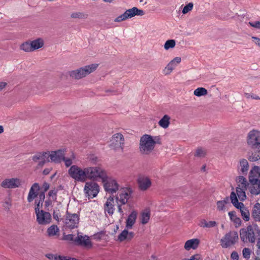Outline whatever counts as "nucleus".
Wrapping results in <instances>:
<instances>
[{
    "mask_svg": "<svg viewBox=\"0 0 260 260\" xmlns=\"http://www.w3.org/2000/svg\"><path fill=\"white\" fill-rule=\"evenodd\" d=\"M176 64L172 60L168 64L165 68V72L166 74H169L176 67Z\"/></svg>",
    "mask_w": 260,
    "mask_h": 260,
    "instance_id": "40",
    "label": "nucleus"
},
{
    "mask_svg": "<svg viewBox=\"0 0 260 260\" xmlns=\"http://www.w3.org/2000/svg\"><path fill=\"white\" fill-rule=\"evenodd\" d=\"M138 213L136 211H133L128 216L125 222V228L127 230L132 229L136 223Z\"/></svg>",
    "mask_w": 260,
    "mask_h": 260,
    "instance_id": "22",
    "label": "nucleus"
},
{
    "mask_svg": "<svg viewBox=\"0 0 260 260\" xmlns=\"http://www.w3.org/2000/svg\"><path fill=\"white\" fill-rule=\"evenodd\" d=\"M49 154L46 152H40L35 154L32 157L34 161L38 162V166L42 167L46 162L49 161Z\"/></svg>",
    "mask_w": 260,
    "mask_h": 260,
    "instance_id": "15",
    "label": "nucleus"
},
{
    "mask_svg": "<svg viewBox=\"0 0 260 260\" xmlns=\"http://www.w3.org/2000/svg\"><path fill=\"white\" fill-rule=\"evenodd\" d=\"M86 180L97 181L101 179L102 181L107 175L105 171L99 167H86Z\"/></svg>",
    "mask_w": 260,
    "mask_h": 260,
    "instance_id": "5",
    "label": "nucleus"
},
{
    "mask_svg": "<svg viewBox=\"0 0 260 260\" xmlns=\"http://www.w3.org/2000/svg\"><path fill=\"white\" fill-rule=\"evenodd\" d=\"M150 219V213L148 211L143 212L141 216V223L143 224H146Z\"/></svg>",
    "mask_w": 260,
    "mask_h": 260,
    "instance_id": "41",
    "label": "nucleus"
},
{
    "mask_svg": "<svg viewBox=\"0 0 260 260\" xmlns=\"http://www.w3.org/2000/svg\"><path fill=\"white\" fill-rule=\"evenodd\" d=\"M254 152H252L249 156V160L251 161H255L260 159V148H253Z\"/></svg>",
    "mask_w": 260,
    "mask_h": 260,
    "instance_id": "32",
    "label": "nucleus"
},
{
    "mask_svg": "<svg viewBox=\"0 0 260 260\" xmlns=\"http://www.w3.org/2000/svg\"><path fill=\"white\" fill-rule=\"evenodd\" d=\"M114 197H109L104 205V211L106 214L112 215L115 211Z\"/></svg>",
    "mask_w": 260,
    "mask_h": 260,
    "instance_id": "19",
    "label": "nucleus"
},
{
    "mask_svg": "<svg viewBox=\"0 0 260 260\" xmlns=\"http://www.w3.org/2000/svg\"><path fill=\"white\" fill-rule=\"evenodd\" d=\"M244 95L245 97L247 99L252 98L254 100H260V98L258 95L254 94L245 93Z\"/></svg>",
    "mask_w": 260,
    "mask_h": 260,
    "instance_id": "50",
    "label": "nucleus"
},
{
    "mask_svg": "<svg viewBox=\"0 0 260 260\" xmlns=\"http://www.w3.org/2000/svg\"><path fill=\"white\" fill-rule=\"evenodd\" d=\"M75 155L73 152H72V155L69 158L65 157L64 156V158L62 159V160L64 162L65 166L67 167H69L70 166H72V165L73 164V160L75 159Z\"/></svg>",
    "mask_w": 260,
    "mask_h": 260,
    "instance_id": "37",
    "label": "nucleus"
},
{
    "mask_svg": "<svg viewBox=\"0 0 260 260\" xmlns=\"http://www.w3.org/2000/svg\"><path fill=\"white\" fill-rule=\"evenodd\" d=\"M113 139L119 144L121 149H123V145L124 144V137L123 135L120 133H117L113 136Z\"/></svg>",
    "mask_w": 260,
    "mask_h": 260,
    "instance_id": "35",
    "label": "nucleus"
},
{
    "mask_svg": "<svg viewBox=\"0 0 260 260\" xmlns=\"http://www.w3.org/2000/svg\"><path fill=\"white\" fill-rule=\"evenodd\" d=\"M189 260H202V259L200 255L195 254L191 256Z\"/></svg>",
    "mask_w": 260,
    "mask_h": 260,
    "instance_id": "59",
    "label": "nucleus"
},
{
    "mask_svg": "<svg viewBox=\"0 0 260 260\" xmlns=\"http://www.w3.org/2000/svg\"><path fill=\"white\" fill-rule=\"evenodd\" d=\"M38 196H39V199H38L41 201L44 202V200L45 199V192H43V191H41L40 192H38Z\"/></svg>",
    "mask_w": 260,
    "mask_h": 260,
    "instance_id": "61",
    "label": "nucleus"
},
{
    "mask_svg": "<svg viewBox=\"0 0 260 260\" xmlns=\"http://www.w3.org/2000/svg\"><path fill=\"white\" fill-rule=\"evenodd\" d=\"M79 221V217L77 214H70L67 212L64 219V224L66 227L71 229L77 228Z\"/></svg>",
    "mask_w": 260,
    "mask_h": 260,
    "instance_id": "14",
    "label": "nucleus"
},
{
    "mask_svg": "<svg viewBox=\"0 0 260 260\" xmlns=\"http://www.w3.org/2000/svg\"><path fill=\"white\" fill-rule=\"evenodd\" d=\"M206 154V151L204 149L198 148L196 151L194 156L199 157H204Z\"/></svg>",
    "mask_w": 260,
    "mask_h": 260,
    "instance_id": "43",
    "label": "nucleus"
},
{
    "mask_svg": "<svg viewBox=\"0 0 260 260\" xmlns=\"http://www.w3.org/2000/svg\"><path fill=\"white\" fill-rule=\"evenodd\" d=\"M53 218L55 220H56L57 221H59L60 217V215L59 210H58L57 211L54 210L53 213Z\"/></svg>",
    "mask_w": 260,
    "mask_h": 260,
    "instance_id": "55",
    "label": "nucleus"
},
{
    "mask_svg": "<svg viewBox=\"0 0 260 260\" xmlns=\"http://www.w3.org/2000/svg\"><path fill=\"white\" fill-rule=\"evenodd\" d=\"M238 186L237 187L246 188L248 185V182L245 178L242 176H239L236 180Z\"/></svg>",
    "mask_w": 260,
    "mask_h": 260,
    "instance_id": "33",
    "label": "nucleus"
},
{
    "mask_svg": "<svg viewBox=\"0 0 260 260\" xmlns=\"http://www.w3.org/2000/svg\"><path fill=\"white\" fill-rule=\"evenodd\" d=\"M258 231L257 225H249L246 228H243L240 231V236L244 242H249L253 243L256 239V233Z\"/></svg>",
    "mask_w": 260,
    "mask_h": 260,
    "instance_id": "3",
    "label": "nucleus"
},
{
    "mask_svg": "<svg viewBox=\"0 0 260 260\" xmlns=\"http://www.w3.org/2000/svg\"><path fill=\"white\" fill-rule=\"evenodd\" d=\"M42 189L43 190V192L46 191L49 188V184L47 182H44L42 185Z\"/></svg>",
    "mask_w": 260,
    "mask_h": 260,
    "instance_id": "62",
    "label": "nucleus"
},
{
    "mask_svg": "<svg viewBox=\"0 0 260 260\" xmlns=\"http://www.w3.org/2000/svg\"><path fill=\"white\" fill-rule=\"evenodd\" d=\"M87 14H84L81 12H75L73 13L71 17L72 18H79V19H85L87 17Z\"/></svg>",
    "mask_w": 260,
    "mask_h": 260,
    "instance_id": "42",
    "label": "nucleus"
},
{
    "mask_svg": "<svg viewBox=\"0 0 260 260\" xmlns=\"http://www.w3.org/2000/svg\"><path fill=\"white\" fill-rule=\"evenodd\" d=\"M128 230L125 228L122 232L118 235V240L120 242H122L124 240L129 241L132 240L134 237V233L132 232H128Z\"/></svg>",
    "mask_w": 260,
    "mask_h": 260,
    "instance_id": "24",
    "label": "nucleus"
},
{
    "mask_svg": "<svg viewBox=\"0 0 260 260\" xmlns=\"http://www.w3.org/2000/svg\"><path fill=\"white\" fill-rule=\"evenodd\" d=\"M231 257L233 260H238L239 255L237 252L233 251L231 255Z\"/></svg>",
    "mask_w": 260,
    "mask_h": 260,
    "instance_id": "58",
    "label": "nucleus"
},
{
    "mask_svg": "<svg viewBox=\"0 0 260 260\" xmlns=\"http://www.w3.org/2000/svg\"><path fill=\"white\" fill-rule=\"evenodd\" d=\"M248 24L252 27L260 29V21H250Z\"/></svg>",
    "mask_w": 260,
    "mask_h": 260,
    "instance_id": "48",
    "label": "nucleus"
},
{
    "mask_svg": "<svg viewBox=\"0 0 260 260\" xmlns=\"http://www.w3.org/2000/svg\"><path fill=\"white\" fill-rule=\"evenodd\" d=\"M57 190L55 188L50 190L48 192L49 198L55 201L56 200Z\"/></svg>",
    "mask_w": 260,
    "mask_h": 260,
    "instance_id": "45",
    "label": "nucleus"
},
{
    "mask_svg": "<svg viewBox=\"0 0 260 260\" xmlns=\"http://www.w3.org/2000/svg\"><path fill=\"white\" fill-rule=\"evenodd\" d=\"M246 189V188L236 187L237 194L240 200L243 201L246 199L245 191Z\"/></svg>",
    "mask_w": 260,
    "mask_h": 260,
    "instance_id": "34",
    "label": "nucleus"
},
{
    "mask_svg": "<svg viewBox=\"0 0 260 260\" xmlns=\"http://www.w3.org/2000/svg\"><path fill=\"white\" fill-rule=\"evenodd\" d=\"M139 187L142 190H146L151 185L150 178L145 176H140L138 180Z\"/></svg>",
    "mask_w": 260,
    "mask_h": 260,
    "instance_id": "21",
    "label": "nucleus"
},
{
    "mask_svg": "<svg viewBox=\"0 0 260 260\" xmlns=\"http://www.w3.org/2000/svg\"><path fill=\"white\" fill-rule=\"evenodd\" d=\"M207 90L203 87H199L194 90L193 93L197 96L205 95L207 94Z\"/></svg>",
    "mask_w": 260,
    "mask_h": 260,
    "instance_id": "38",
    "label": "nucleus"
},
{
    "mask_svg": "<svg viewBox=\"0 0 260 260\" xmlns=\"http://www.w3.org/2000/svg\"><path fill=\"white\" fill-rule=\"evenodd\" d=\"M226 201L225 200L223 201H219L217 203V208L219 210H223L225 207V204L226 203Z\"/></svg>",
    "mask_w": 260,
    "mask_h": 260,
    "instance_id": "47",
    "label": "nucleus"
},
{
    "mask_svg": "<svg viewBox=\"0 0 260 260\" xmlns=\"http://www.w3.org/2000/svg\"><path fill=\"white\" fill-rule=\"evenodd\" d=\"M193 4L192 3H189L186 5L183 9L182 13L183 14H187L189 11H191L193 9Z\"/></svg>",
    "mask_w": 260,
    "mask_h": 260,
    "instance_id": "46",
    "label": "nucleus"
},
{
    "mask_svg": "<svg viewBox=\"0 0 260 260\" xmlns=\"http://www.w3.org/2000/svg\"><path fill=\"white\" fill-rule=\"evenodd\" d=\"M66 149H59L56 151H51L49 154V157L51 161L55 163L60 162L65 155L64 152Z\"/></svg>",
    "mask_w": 260,
    "mask_h": 260,
    "instance_id": "16",
    "label": "nucleus"
},
{
    "mask_svg": "<svg viewBox=\"0 0 260 260\" xmlns=\"http://www.w3.org/2000/svg\"><path fill=\"white\" fill-rule=\"evenodd\" d=\"M200 244V240L198 239H192L187 240L184 244V248L186 250L191 249H196Z\"/></svg>",
    "mask_w": 260,
    "mask_h": 260,
    "instance_id": "25",
    "label": "nucleus"
},
{
    "mask_svg": "<svg viewBox=\"0 0 260 260\" xmlns=\"http://www.w3.org/2000/svg\"><path fill=\"white\" fill-rule=\"evenodd\" d=\"M243 256L245 258H249L250 255V250L248 248H244L242 251Z\"/></svg>",
    "mask_w": 260,
    "mask_h": 260,
    "instance_id": "49",
    "label": "nucleus"
},
{
    "mask_svg": "<svg viewBox=\"0 0 260 260\" xmlns=\"http://www.w3.org/2000/svg\"><path fill=\"white\" fill-rule=\"evenodd\" d=\"M207 220L205 219H202L200 220V223H199V225L203 228H207Z\"/></svg>",
    "mask_w": 260,
    "mask_h": 260,
    "instance_id": "57",
    "label": "nucleus"
},
{
    "mask_svg": "<svg viewBox=\"0 0 260 260\" xmlns=\"http://www.w3.org/2000/svg\"><path fill=\"white\" fill-rule=\"evenodd\" d=\"M84 191L88 199H93L96 197L100 191V186L98 183L94 181L86 182Z\"/></svg>",
    "mask_w": 260,
    "mask_h": 260,
    "instance_id": "11",
    "label": "nucleus"
},
{
    "mask_svg": "<svg viewBox=\"0 0 260 260\" xmlns=\"http://www.w3.org/2000/svg\"><path fill=\"white\" fill-rule=\"evenodd\" d=\"M21 184V181L18 178L6 179L1 183L2 186L7 188H14L19 187Z\"/></svg>",
    "mask_w": 260,
    "mask_h": 260,
    "instance_id": "17",
    "label": "nucleus"
},
{
    "mask_svg": "<svg viewBox=\"0 0 260 260\" xmlns=\"http://www.w3.org/2000/svg\"><path fill=\"white\" fill-rule=\"evenodd\" d=\"M157 137H153L149 135H144L140 140L139 151L143 155H149L153 151L156 144L159 143Z\"/></svg>",
    "mask_w": 260,
    "mask_h": 260,
    "instance_id": "1",
    "label": "nucleus"
},
{
    "mask_svg": "<svg viewBox=\"0 0 260 260\" xmlns=\"http://www.w3.org/2000/svg\"><path fill=\"white\" fill-rule=\"evenodd\" d=\"M40 188V186L38 183H35L32 185L27 196L28 202H32L38 197Z\"/></svg>",
    "mask_w": 260,
    "mask_h": 260,
    "instance_id": "20",
    "label": "nucleus"
},
{
    "mask_svg": "<svg viewBox=\"0 0 260 260\" xmlns=\"http://www.w3.org/2000/svg\"><path fill=\"white\" fill-rule=\"evenodd\" d=\"M36 214L37 221L39 224L46 225L51 221V215L48 212L44 211L43 210H37Z\"/></svg>",
    "mask_w": 260,
    "mask_h": 260,
    "instance_id": "13",
    "label": "nucleus"
},
{
    "mask_svg": "<svg viewBox=\"0 0 260 260\" xmlns=\"http://www.w3.org/2000/svg\"><path fill=\"white\" fill-rule=\"evenodd\" d=\"M144 15V12L142 10L139 9L137 7H133L132 9H128L125 12L116 17L115 22H121L124 21L128 18H131L135 16H143Z\"/></svg>",
    "mask_w": 260,
    "mask_h": 260,
    "instance_id": "10",
    "label": "nucleus"
},
{
    "mask_svg": "<svg viewBox=\"0 0 260 260\" xmlns=\"http://www.w3.org/2000/svg\"><path fill=\"white\" fill-rule=\"evenodd\" d=\"M63 239L67 241H74L75 239L74 238V236L73 234H69L67 235H64L63 237Z\"/></svg>",
    "mask_w": 260,
    "mask_h": 260,
    "instance_id": "53",
    "label": "nucleus"
},
{
    "mask_svg": "<svg viewBox=\"0 0 260 260\" xmlns=\"http://www.w3.org/2000/svg\"><path fill=\"white\" fill-rule=\"evenodd\" d=\"M237 232L230 231L227 233L220 240V245L223 248H227L235 245L238 240Z\"/></svg>",
    "mask_w": 260,
    "mask_h": 260,
    "instance_id": "7",
    "label": "nucleus"
},
{
    "mask_svg": "<svg viewBox=\"0 0 260 260\" xmlns=\"http://www.w3.org/2000/svg\"><path fill=\"white\" fill-rule=\"evenodd\" d=\"M105 190L111 194L116 193L119 190L120 186L117 181L106 175L102 180Z\"/></svg>",
    "mask_w": 260,
    "mask_h": 260,
    "instance_id": "8",
    "label": "nucleus"
},
{
    "mask_svg": "<svg viewBox=\"0 0 260 260\" xmlns=\"http://www.w3.org/2000/svg\"><path fill=\"white\" fill-rule=\"evenodd\" d=\"M43 201H41L38 199L35 200V212L37 211V210H40V207L42 206Z\"/></svg>",
    "mask_w": 260,
    "mask_h": 260,
    "instance_id": "51",
    "label": "nucleus"
},
{
    "mask_svg": "<svg viewBox=\"0 0 260 260\" xmlns=\"http://www.w3.org/2000/svg\"><path fill=\"white\" fill-rule=\"evenodd\" d=\"M230 198L232 203L236 208H238V207H240V206H243L242 203L238 202L236 194L234 192H231Z\"/></svg>",
    "mask_w": 260,
    "mask_h": 260,
    "instance_id": "36",
    "label": "nucleus"
},
{
    "mask_svg": "<svg viewBox=\"0 0 260 260\" xmlns=\"http://www.w3.org/2000/svg\"><path fill=\"white\" fill-rule=\"evenodd\" d=\"M31 44V47L32 49V51L38 49L42 47H43L44 45V41L43 39L41 38H38L36 40L32 41L30 42Z\"/></svg>",
    "mask_w": 260,
    "mask_h": 260,
    "instance_id": "30",
    "label": "nucleus"
},
{
    "mask_svg": "<svg viewBox=\"0 0 260 260\" xmlns=\"http://www.w3.org/2000/svg\"><path fill=\"white\" fill-rule=\"evenodd\" d=\"M247 141L248 145L252 148H260V132L254 129L250 131Z\"/></svg>",
    "mask_w": 260,
    "mask_h": 260,
    "instance_id": "12",
    "label": "nucleus"
},
{
    "mask_svg": "<svg viewBox=\"0 0 260 260\" xmlns=\"http://www.w3.org/2000/svg\"><path fill=\"white\" fill-rule=\"evenodd\" d=\"M132 193L133 190L129 187L120 188L115 196L117 204H126L128 200L131 198Z\"/></svg>",
    "mask_w": 260,
    "mask_h": 260,
    "instance_id": "9",
    "label": "nucleus"
},
{
    "mask_svg": "<svg viewBox=\"0 0 260 260\" xmlns=\"http://www.w3.org/2000/svg\"><path fill=\"white\" fill-rule=\"evenodd\" d=\"M252 41L254 42V43L260 47V39L256 37H252L251 38Z\"/></svg>",
    "mask_w": 260,
    "mask_h": 260,
    "instance_id": "60",
    "label": "nucleus"
},
{
    "mask_svg": "<svg viewBox=\"0 0 260 260\" xmlns=\"http://www.w3.org/2000/svg\"><path fill=\"white\" fill-rule=\"evenodd\" d=\"M174 63H175L176 65L179 63L181 62V58L179 57H176L173 60H172Z\"/></svg>",
    "mask_w": 260,
    "mask_h": 260,
    "instance_id": "64",
    "label": "nucleus"
},
{
    "mask_svg": "<svg viewBox=\"0 0 260 260\" xmlns=\"http://www.w3.org/2000/svg\"><path fill=\"white\" fill-rule=\"evenodd\" d=\"M86 168H82L77 165L72 166L68 170L69 176L75 181L84 182L86 181Z\"/></svg>",
    "mask_w": 260,
    "mask_h": 260,
    "instance_id": "6",
    "label": "nucleus"
},
{
    "mask_svg": "<svg viewBox=\"0 0 260 260\" xmlns=\"http://www.w3.org/2000/svg\"><path fill=\"white\" fill-rule=\"evenodd\" d=\"M46 233L49 237H54L59 235V229L56 225L53 224L47 229Z\"/></svg>",
    "mask_w": 260,
    "mask_h": 260,
    "instance_id": "26",
    "label": "nucleus"
},
{
    "mask_svg": "<svg viewBox=\"0 0 260 260\" xmlns=\"http://www.w3.org/2000/svg\"><path fill=\"white\" fill-rule=\"evenodd\" d=\"M238 209L240 210L243 219L246 221H249L250 219V213L244 204H243V206H240V207H238Z\"/></svg>",
    "mask_w": 260,
    "mask_h": 260,
    "instance_id": "28",
    "label": "nucleus"
},
{
    "mask_svg": "<svg viewBox=\"0 0 260 260\" xmlns=\"http://www.w3.org/2000/svg\"><path fill=\"white\" fill-rule=\"evenodd\" d=\"M176 44L175 41L174 40H169L167 41L164 45V48L166 50H168L170 48H172L175 47Z\"/></svg>",
    "mask_w": 260,
    "mask_h": 260,
    "instance_id": "44",
    "label": "nucleus"
},
{
    "mask_svg": "<svg viewBox=\"0 0 260 260\" xmlns=\"http://www.w3.org/2000/svg\"><path fill=\"white\" fill-rule=\"evenodd\" d=\"M230 219L234 222L236 227L239 226L241 224V220L239 217H237L235 211H230L228 213Z\"/></svg>",
    "mask_w": 260,
    "mask_h": 260,
    "instance_id": "29",
    "label": "nucleus"
},
{
    "mask_svg": "<svg viewBox=\"0 0 260 260\" xmlns=\"http://www.w3.org/2000/svg\"><path fill=\"white\" fill-rule=\"evenodd\" d=\"M170 117L168 115H165L159 121V125L164 128H167L170 124Z\"/></svg>",
    "mask_w": 260,
    "mask_h": 260,
    "instance_id": "31",
    "label": "nucleus"
},
{
    "mask_svg": "<svg viewBox=\"0 0 260 260\" xmlns=\"http://www.w3.org/2000/svg\"><path fill=\"white\" fill-rule=\"evenodd\" d=\"M118 207V212L122 216L123 215V211L122 209L121 206L123 204H117Z\"/></svg>",
    "mask_w": 260,
    "mask_h": 260,
    "instance_id": "63",
    "label": "nucleus"
},
{
    "mask_svg": "<svg viewBox=\"0 0 260 260\" xmlns=\"http://www.w3.org/2000/svg\"><path fill=\"white\" fill-rule=\"evenodd\" d=\"M218 223L215 221H207V228H214L217 226Z\"/></svg>",
    "mask_w": 260,
    "mask_h": 260,
    "instance_id": "52",
    "label": "nucleus"
},
{
    "mask_svg": "<svg viewBox=\"0 0 260 260\" xmlns=\"http://www.w3.org/2000/svg\"><path fill=\"white\" fill-rule=\"evenodd\" d=\"M46 256L50 260H58V255L52 253H48Z\"/></svg>",
    "mask_w": 260,
    "mask_h": 260,
    "instance_id": "54",
    "label": "nucleus"
},
{
    "mask_svg": "<svg viewBox=\"0 0 260 260\" xmlns=\"http://www.w3.org/2000/svg\"><path fill=\"white\" fill-rule=\"evenodd\" d=\"M98 67V64H91L70 72L69 75L73 78L80 79L85 77L94 71Z\"/></svg>",
    "mask_w": 260,
    "mask_h": 260,
    "instance_id": "4",
    "label": "nucleus"
},
{
    "mask_svg": "<svg viewBox=\"0 0 260 260\" xmlns=\"http://www.w3.org/2000/svg\"><path fill=\"white\" fill-rule=\"evenodd\" d=\"M249 181L251 185V193L254 195L260 193V168L258 167L255 166L250 170Z\"/></svg>",
    "mask_w": 260,
    "mask_h": 260,
    "instance_id": "2",
    "label": "nucleus"
},
{
    "mask_svg": "<svg viewBox=\"0 0 260 260\" xmlns=\"http://www.w3.org/2000/svg\"><path fill=\"white\" fill-rule=\"evenodd\" d=\"M75 242L78 245H81L86 248H90L92 246V244L88 236L86 235L82 236L78 235V236L75 238Z\"/></svg>",
    "mask_w": 260,
    "mask_h": 260,
    "instance_id": "18",
    "label": "nucleus"
},
{
    "mask_svg": "<svg viewBox=\"0 0 260 260\" xmlns=\"http://www.w3.org/2000/svg\"><path fill=\"white\" fill-rule=\"evenodd\" d=\"M21 50L25 51V52H31L32 51V49L31 47V44L30 42H26L23 43L20 47Z\"/></svg>",
    "mask_w": 260,
    "mask_h": 260,
    "instance_id": "39",
    "label": "nucleus"
},
{
    "mask_svg": "<svg viewBox=\"0 0 260 260\" xmlns=\"http://www.w3.org/2000/svg\"><path fill=\"white\" fill-rule=\"evenodd\" d=\"M252 217L255 221H260V204L256 203L252 209Z\"/></svg>",
    "mask_w": 260,
    "mask_h": 260,
    "instance_id": "27",
    "label": "nucleus"
},
{
    "mask_svg": "<svg viewBox=\"0 0 260 260\" xmlns=\"http://www.w3.org/2000/svg\"><path fill=\"white\" fill-rule=\"evenodd\" d=\"M249 169V165L246 159H241L239 160L238 166V171L240 174L246 175Z\"/></svg>",
    "mask_w": 260,
    "mask_h": 260,
    "instance_id": "23",
    "label": "nucleus"
},
{
    "mask_svg": "<svg viewBox=\"0 0 260 260\" xmlns=\"http://www.w3.org/2000/svg\"><path fill=\"white\" fill-rule=\"evenodd\" d=\"M52 201H53L49 198L45 201V206L46 210H49V209L47 208L51 205Z\"/></svg>",
    "mask_w": 260,
    "mask_h": 260,
    "instance_id": "56",
    "label": "nucleus"
}]
</instances>
